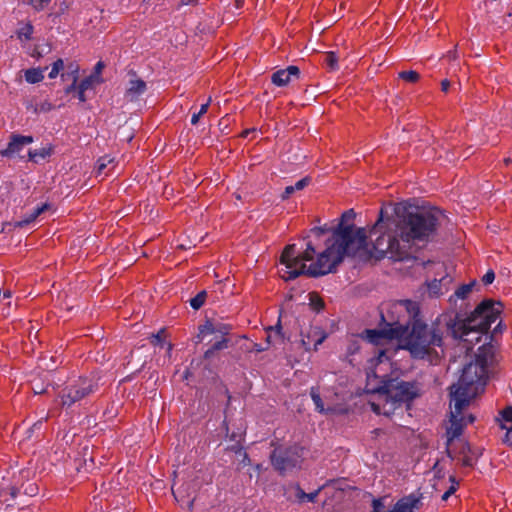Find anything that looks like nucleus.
<instances>
[{"label": "nucleus", "mask_w": 512, "mask_h": 512, "mask_svg": "<svg viewBox=\"0 0 512 512\" xmlns=\"http://www.w3.org/2000/svg\"><path fill=\"white\" fill-rule=\"evenodd\" d=\"M358 349H359V345H358L357 341H354V342L350 345V347H349V349H348V350H349V353H350V354H353V353H355Z\"/></svg>", "instance_id": "obj_51"}, {"label": "nucleus", "mask_w": 512, "mask_h": 512, "mask_svg": "<svg viewBox=\"0 0 512 512\" xmlns=\"http://www.w3.org/2000/svg\"><path fill=\"white\" fill-rule=\"evenodd\" d=\"M448 57H453L454 58L455 57V53L454 52H449Z\"/></svg>", "instance_id": "obj_60"}, {"label": "nucleus", "mask_w": 512, "mask_h": 512, "mask_svg": "<svg viewBox=\"0 0 512 512\" xmlns=\"http://www.w3.org/2000/svg\"><path fill=\"white\" fill-rule=\"evenodd\" d=\"M164 332H165V330L161 329L157 334H152L150 337L151 343L155 346H160V347L166 346L167 353H168V355H170V353L172 351V345L170 343L165 344V342L163 341Z\"/></svg>", "instance_id": "obj_28"}, {"label": "nucleus", "mask_w": 512, "mask_h": 512, "mask_svg": "<svg viewBox=\"0 0 512 512\" xmlns=\"http://www.w3.org/2000/svg\"><path fill=\"white\" fill-rule=\"evenodd\" d=\"M244 0H235V7L239 9L243 6Z\"/></svg>", "instance_id": "obj_56"}, {"label": "nucleus", "mask_w": 512, "mask_h": 512, "mask_svg": "<svg viewBox=\"0 0 512 512\" xmlns=\"http://www.w3.org/2000/svg\"><path fill=\"white\" fill-rule=\"evenodd\" d=\"M327 338V333L320 327H311L307 335H302L301 344L305 350H310L313 345L314 349L317 350L318 346L321 345Z\"/></svg>", "instance_id": "obj_14"}, {"label": "nucleus", "mask_w": 512, "mask_h": 512, "mask_svg": "<svg viewBox=\"0 0 512 512\" xmlns=\"http://www.w3.org/2000/svg\"><path fill=\"white\" fill-rule=\"evenodd\" d=\"M333 236L342 248L343 255L358 256L360 258L371 257L369 230L358 228L354 225L339 224L334 230Z\"/></svg>", "instance_id": "obj_5"}, {"label": "nucleus", "mask_w": 512, "mask_h": 512, "mask_svg": "<svg viewBox=\"0 0 512 512\" xmlns=\"http://www.w3.org/2000/svg\"><path fill=\"white\" fill-rule=\"evenodd\" d=\"M96 81H97L96 76L91 75V76L85 78L83 81H81V83L79 84V86L77 88L80 90L86 91L88 89H91Z\"/></svg>", "instance_id": "obj_40"}, {"label": "nucleus", "mask_w": 512, "mask_h": 512, "mask_svg": "<svg viewBox=\"0 0 512 512\" xmlns=\"http://www.w3.org/2000/svg\"><path fill=\"white\" fill-rule=\"evenodd\" d=\"M503 331L502 322L500 321L493 330V334L501 333Z\"/></svg>", "instance_id": "obj_53"}, {"label": "nucleus", "mask_w": 512, "mask_h": 512, "mask_svg": "<svg viewBox=\"0 0 512 512\" xmlns=\"http://www.w3.org/2000/svg\"><path fill=\"white\" fill-rule=\"evenodd\" d=\"M502 312V304L487 299L482 301L475 310L464 320L462 337L470 332L486 333Z\"/></svg>", "instance_id": "obj_7"}, {"label": "nucleus", "mask_w": 512, "mask_h": 512, "mask_svg": "<svg viewBox=\"0 0 512 512\" xmlns=\"http://www.w3.org/2000/svg\"><path fill=\"white\" fill-rule=\"evenodd\" d=\"M146 89V82L132 74L125 88L124 99L129 102L137 101Z\"/></svg>", "instance_id": "obj_13"}, {"label": "nucleus", "mask_w": 512, "mask_h": 512, "mask_svg": "<svg viewBox=\"0 0 512 512\" xmlns=\"http://www.w3.org/2000/svg\"><path fill=\"white\" fill-rule=\"evenodd\" d=\"M33 391L35 394H40V393L44 392V389H39V387L33 386Z\"/></svg>", "instance_id": "obj_57"}, {"label": "nucleus", "mask_w": 512, "mask_h": 512, "mask_svg": "<svg viewBox=\"0 0 512 512\" xmlns=\"http://www.w3.org/2000/svg\"><path fill=\"white\" fill-rule=\"evenodd\" d=\"M283 336L281 334V326L278 324L276 327H269L267 330L266 341L268 345L276 344L282 341Z\"/></svg>", "instance_id": "obj_26"}, {"label": "nucleus", "mask_w": 512, "mask_h": 512, "mask_svg": "<svg viewBox=\"0 0 512 512\" xmlns=\"http://www.w3.org/2000/svg\"><path fill=\"white\" fill-rule=\"evenodd\" d=\"M299 68L297 66H289L286 69H281L273 73L272 75V82L273 84L277 86H285L287 85L292 77H298L299 76Z\"/></svg>", "instance_id": "obj_17"}, {"label": "nucleus", "mask_w": 512, "mask_h": 512, "mask_svg": "<svg viewBox=\"0 0 512 512\" xmlns=\"http://www.w3.org/2000/svg\"><path fill=\"white\" fill-rule=\"evenodd\" d=\"M205 299H206V292L201 291L200 293H198L195 297H193L190 300V305L193 309L197 310L204 304Z\"/></svg>", "instance_id": "obj_35"}, {"label": "nucleus", "mask_w": 512, "mask_h": 512, "mask_svg": "<svg viewBox=\"0 0 512 512\" xmlns=\"http://www.w3.org/2000/svg\"><path fill=\"white\" fill-rule=\"evenodd\" d=\"M44 70L40 68H32L25 71V80L30 84L41 82L44 79Z\"/></svg>", "instance_id": "obj_23"}, {"label": "nucleus", "mask_w": 512, "mask_h": 512, "mask_svg": "<svg viewBox=\"0 0 512 512\" xmlns=\"http://www.w3.org/2000/svg\"><path fill=\"white\" fill-rule=\"evenodd\" d=\"M47 152L43 149L41 151H29V158L32 161H37V158H45Z\"/></svg>", "instance_id": "obj_43"}, {"label": "nucleus", "mask_w": 512, "mask_h": 512, "mask_svg": "<svg viewBox=\"0 0 512 512\" xmlns=\"http://www.w3.org/2000/svg\"><path fill=\"white\" fill-rule=\"evenodd\" d=\"M255 349H256V351L261 352V351H264L266 348L261 347V346H256Z\"/></svg>", "instance_id": "obj_58"}, {"label": "nucleus", "mask_w": 512, "mask_h": 512, "mask_svg": "<svg viewBox=\"0 0 512 512\" xmlns=\"http://www.w3.org/2000/svg\"><path fill=\"white\" fill-rule=\"evenodd\" d=\"M453 279L450 275L445 274L440 279H434L427 283L428 294L430 297H438L450 288Z\"/></svg>", "instance_id": "obj_15"}, {"label": "nucleus", "mask_w": 512, "mask_h": 512, "mask_svg": "<svg viewBox=\"0 0 512 512\" xmlns=\"http://www.w3.org/2000/svg\"><path fill=\"white\" fill-rule=\"evenodd\" d=\"M302 449L292 447L287 450L275 449L271 455L272 465L281 473H286L301 463Z\"/></svg>", "instance_id": "obj_11"}, {"label": "nucleus", "mask_w": 512, "mask_h": 512, "mask_svg": "<svg viewBox=\"0 0 512 512\" xmlns=\"http://www.w3.org/2000/svg\"><path fill=\"white\" fill-rule=\"evenodd\" d=\"M48 1L49 0H29V3L38 8L39 6H42L43 3H46Z\"/></svg>", "instance_id": "obj_50"}, {"label": "nucleus", "mask_w": 512, "mask_h": 512, "mask_svg": "<svg viewBox=\"0 0 512 512\" xmlns=\"http://www.w3.org/2000/svg\"><path fill=\"white\" fill-rule=\"evenodd\" d=\"M338 60H339V57L337 56V54L333 51H329V52H326L324 54V60L323 62L326 64V66L331 70V71H336L338 70L339 66H338Z\"/></svg>", "instance_id": "obj_27"}, {"label": "nucleus", "mask_w": 512, "mask_h": 512, "mask_svg": "<svg viewBox=\"0 0 512 512\" xmlns=\"http://www.w3.org/2000/svg\"><path fill=\"white\" fill-rule=\"evenodd\" d=\"M343 251L338 245L337 239L332 235L326 241V248L318 253L310 263L309 276L317 277L333 272L344 259Z\"/></svg>", "instance_id": "obj_8"}, {"label": "nucleus", "mask_w": 512, "mask_h": 512, "mask_svg": "<svg viewBox=\"0 0 512 512\" xmlns=\"http://www.w3.org/2000/svg\"><path fill=\"white\" fill-rule=\"evenodd\" d=\"M354 217H355L354 211L353 210H348V211L343 213L342 218H341V222L339 224L352 225L349 222L353 221Z\"/></svg>", "instance_id": "obj_42"}, {"label": "nucleus", "mask_w": 512, "mask_h": 512, "mask_svg": "<svg viewBox=\"0 0 512 512\" xmlns=\"http://www.w3.org/2000/svg\"><path fill=\"white\" fill-rule=\"evenodd\" d=\"M249 133H250V131L246 130V131L243 132V136L246 137Z\"/></svg>", "instance_id": "obj_61"}, {"label": "nucleus", "mask_w": 512, "mask_h": 512, "mask_svg": "<svg viewBox=\"0 0 512 512\" xmlns=\"http://www.w3.org/2000/svg\"><path fill=\"white\" fill-rule=\"evenodd\" d=\"M399 77L408 82H416L419 79V74L416 71H402L399 73Z\"/></svg>", "instance_id": "obj_39"}, {"label": "nucleus", "mask_w": 512, "mask_h": 512, "mask_svg": "<svg viewBox=\"0 0 512 512\" xmlns=\"http://www.w3.org/2000/svg\"><path fill=\"white\" fill-rule=\"evenodd\" d=\"M10 296H11V292L10 291L4 292V297L9 298Z\"/></svg>", "instance_id": "obj_59"}, {"label": "nucleus", "mask_w": 512, "mask_h": 512, "mask_svg": "<svg viewBox=\"0 0 512 512\" xmlns=\"http://www.w3.org/2000/svg\"><path fill=\"white\" fill-rule=\"evenodd\" d=\"M384 507V504L381 499L373 500V511L372 512H380V510Z\"/></svg>", "instance_id": "obj_47"}, {"label": "nucleus", "mask_w": 512, "mask_h": 512, "mask_svg": "<svg viewBox=\"0 0 512 512\" xmlns=\"http://www.w3.org/2000/svg\"><path fill=\"white\" fill-rule=\"evenodd\" d=\"M230 329H231V327L226 324H221V323L215 324L212 322H207L200 329V336H202V338H205L206 336H209V335H215V338H222V337H225L229 333Z\"/></svg>", "instance_id": "obj_18"}, {"label": "nucleus", "mask_w": 512, "mask_h": 512, "mask_svg": "<svg viewBox=\"0 0 512 512\" xmlns=\"http://www.w3.org/2000/svg\"><path fill=\"white\" fill-rule=\"evenodd\" d=\"M419 304L412 300H399L387 304L381 318V330H365L362 337L373 344L383 339L397 340L414 358L423 359L434 353L435 347L443 344V331L438 321L427 325L420 318Z\"/></svg>", "instance_id": "obj_1"}, {"label": "nucleus", "mask_w": 512, "mask_h": 512, "mask_svg": "<svg viewBox=\"0 0 512 512\" xmlns=\"http://www.w3.org/2000/svg\"><path fill=\"white\" fill-rule=\"evenodd\" d=\"M319 494V490L311 493H305L300 487L295 488V497L299 503L314 502Z\"/></svg>", "instance_id": "obj_25"}, {"label": "nucleus", "mask_w": 512, "mask_h": 512, "mask_svg": "<svg viewBox=\"0 0 512 512\" xmlns=\"http://www.w3.org/2000/svg\"><path fill=\"white\" fill-rule=\"evenodd\" d=\"M97 384L91 378H79L73 384L69 385L61 395L63 406H71L75 402L94 392Z\"/></svg>", "instance_id": "obj_10"}, {"label": "nucleus", "mask_w": 512, "mask_h": 512, "mask_svg": "<svg viewBox=\"0 0 512 512\" xmlns=\"http://www.w3.org/2000/svg\"><path fill=\"white\" fill-rule=\"evenodd\" d=\"M104 65L102 62H98L95 66L96 73H100L103 69Z\"/></svg>", "instance_id": "obj_55"}, {"label": "nucleus", "mask_w": 512, "mask_h": 512, "mask_svg": "<svg viewBox=\"0 0 512 512\" xmlns=\"http://www.w3.org/2000/svg\"><path fill=\"white\" fill-rule=\"evenodd\" d=\"M327 231L326 228H323V227H315L312 229V233L316 236V237H320L322 236L325 232Z\"/></svg>", "instance_id": "obj_48"}, {"label": "nucleus", "mask_w": 512, "mask_h": 512, "mask_svg": "<svg viewBox=\"0 0 512 512\" xmlns=\"http://www.w3.org/2000/svg\"><path fill=\"white\" fill-rule=\"evenodd\" d=\"M64 68V61L62 59H57L53 64L51 71L49 73V78L54 79L58 76L61 70Z\"/></svg>", "instance_id": "obj_38"}, {"label": "nucleus", "mask_w": 512, "mask_h": 512, "mask_svg": "<svg viewBox=\"0 0 512 512\" xmlns=\"http://www.w3.org/2000/svg\"><path fill=\"white\" fill-rule=\"evenodd\" d=\"M450 86V82L448 80H443L441 83L442 90L446 92Z\"/></svg>", "instance_id": "obj_54"}, {"label": "nucleus", "mask_w": 512, "mask_h": 512, "mask_svg": "<svg viewBox=\"0 0 512 512\" xmlns=\"http://www.w3.org/2000/svg\"><path fill=\"white\" fill-rule=\"evenodd\" d=\"M504 441L512 446V427L507 429Z\"/></svg>", "instance_id": "obj_49"}, {"label": "nucleus", "mask_w": 512, "mask_h": 512, "mask_svg": "<svg viewBox=\"0 0 512 512\" xmlns=\"http://www.w3.org/2000/svg\"><path fill=\"white\" fill-rule=\"evenodd\" d=\"M315 255L316 251L311 243L307 244L305 251L301 254L296 253L295 245L286 246L280 258L281 278L288 281L300 275L309 276L310 264L307 265V262L311 263Z\"/></svg>", "instance_id": "obj_6"}, {"label": "nucleus", "mask_w": 512, "mask_h": 512, "mask_svg": "<svg viewBox=\"0 0 512 512\" xmlns=\"http://www.w3.org/2000/svg\"><path fill=\"white\" fill-rule=\"evenodd\" d=\"M448 481L450 483V486L441 497L443 501H446L457 490L458 487V482L453 476H450Z\"/></svg>", "instance_id": "obj_36"}, {"label": "nucleus", "mask_w": 512, "mask_h": 512, "mask_svg": "<svg viewBox=\"0 0 512 512\" xmlns=\"http://www.w3.org/2000/svg\"><path fill=\"white\" fill-rule=\"evenodd\" d=\"M33 32V27L30 24H26L18 31V37L20 39L29 40Z\"/></svg>", "instance_id": "obj_41"}, {"label": "nucleus", "mask_w": 512, "mask_h": 512, "mask_svg": "<svg viewBox=\"0 0 512 512\" xmlns=\"http://www.w3.org/2000/svg\"><path fill=\"white\" fill-rule=\"evenodd\" d=\"M68 68L70 70L69 74L72 77V84L65 88L66 94H70L71 92H73L76 89V84L78 81V73H79V67L76 64L71 63Z\"/></svg>", "instance_id": "obj_30"}, {"label": "nucleus", "mask_w": 512, "mask_h": 512, "mask_svg": "<svg viewBox=\"0 0 512 512\" xmlns=\"http://www.w3.org/2000/svg\"><path fill=\"white\" fill-rule=\"evenodd\" d=\"M226 347H227L226 337L216 338V341L212 345V347L205 352V357L209 358L210 356H212L214 354V352H216L218 350H222Z\"/></svg>", "instance_id": "obj_31"}, {"label": "nucleus", "mask_w": 512, "mask_h": 512, "mask_svg": "<svg viewBox=\"0 0 512 512\" xmlns=\"http://www.w3.org/2000/svg\"><path fill=\"white\" fill-rule=\"evenodd\" d=\"M501 417L506 422H512V407L508 406L501 411Z\"/></svg>", "instance_id": "obj_44"}, {"label": "nucleus", "mask_w": 512, "mask_h": 512, "mask_svg": "<svg viewBox=\"0 0 512 512\" xmlns=\"http://www.w3.org/2000/svg\"><path fill=\"white\" fill-rule=\"evenodd\" d=\"M433 479H432V487L434 488V490L436 491H440L444 488V485H443V479H444V471H443V468L440 467L439 465V462H436L433 466Z\"/></svg>", "instance_id": "obj_20"}, {"label": "nucleus", "mask_w": 512, "mask_h": 512, "mask_svg": "<svg viewBox=\"0 0 512 512\" xmlns=\"http://www.w3.org/2000/svg\"><path fill=\"white\" fill-rule=\"evenodd\" d=\"M450 398L451 418L450 425L447 428L446 433L447 454L449 457H452V441L462 434L463 427L465 425L474 421V417L472 415H468L466 417L462 414L463 409L470 404L465 402L464 398H460L459 396H456V398Z\"/></svg>", "instance_id": "obj_9"}, {"label": "nucleus", "mask_w": 512, "mask_h": 512, "mask_svg": "<svg viewBox=\"0 0 512 512\" xmlns=\"http://www.w3.org/2000/svg\"><path fill=\"white\" fill-rule=\"evenodd\" d=\"M382 216L373 227L369 229V237L377 235L375 240L370 239L371 257L390 258L400 260L408 252L412 242L427 240L436 230L438 218L432 211L407 212L393 222V228L388 232H380Z\"/></svg>", "instance_id": "obj_2"}, {"label": "nucleus", "mask_w": 512, "mask_h": 512, "mask_svg": "<svg viewBox=\"0 0 512 512\" xmlns=\"http://www.w3.org/2000/svg\"><path fill=\"white\" fill-rule=\"evenodd\" d=\"M114 161L113 158H111L110 156H103L101 157L98 162H97V166H96V171H97V174L98 175H101L105 168L109 165V164H112Z\"/></svg>", "instance_id": "obj_33"}, {"label": "nucleus", "mask_w": 512, "mask_h": 512, "mask_svg": "<svg viewBox=\"0 0 512 512\" xmlns=\"http://www.w3.org/2000/svg\"><path fill=\"white\" fill-rule=\"evenodd\" d=\"M188 506L191 507L192 506V501H188Z\"/></svg>", "instance_id": "obj_63"}, {"label": "nucleus", "mask_w": 512, "mask_h": 512, "mask_svg": "<svg viewBox=\"0 0 512 512\" xmlns=\"http://www.w3.org/2000/svg\"><path fill=\"white\" fill-rule=\"evenodd\" d=\"M211 102V98L208 99V101L205 104H202L199 111L195 112L191 117V124L196 125L199 122V119L202 115H204L209 107V104Z\"/></svg>", "instance_id": "obj_34"}, {"label": "nucleus", "mask_w": 512, "mask_h": 512, "mask_svg": "<svg viewBox=\"0 0 512 512\" xmlns=\"http://www.w3.org/2000/svg\"><path fill=\"white\" fill-rule=\"evenodd\" d=\"M495 349L492 345H483L478 349L475 360L468 363L456 384L451 387L450 397L464 398L470 403L482 393L488 378L489 367L494 363Z\"/></svg>", "instance_id": "obj_3"}, {"label": "nucleus", "mask_w": 512, "mask_h": 512, "mask_svg": "<svg viewBox=\"0 0 512 512\" xmlns=\"http://www.w3.org/2000/svg\"><path fill=\"white\" fill-rule=\"evenodd\" d=\"M384 360H388V357L386 356V351L381 350L379 351L378 357L371 360V366L375 367V371L368 372V376L373 374L375 377H382L378 374V367L384 364Z\"/></svg>", "instance_id": "obj_29"}, {"label": "nucleus", "mask_w": 512, "mask_h": 512, "mask_svg": "<svg viewBox=\"0 0 512 512\" xmlns=\"http://www.w3.org/2000/svg\"><path fill=\"white\" fill-rule=\"evenodd\" d=\"M308 298L309 304L313 309L319 311L323 307V301L316 293H309Z\"/></svg>", "instance_id": "obj_37"}, {"label": "nucleus", "mask_w": 512, "mask_h": 512, "mask_svg": "<svg viewBox=\"0 0 512 512\" xmlns=\"http://www.w3.org/2000/svg\"><path fill=\"white\" fill-rule=\"evenodd\" d=\"M309 182L310 179L308 177H305L298 180L294 185L287 186L282 195V198L287 199L294 192L304 189L309 184Z\"/></svg>", "instance_id": "obj_21"}, {"label": "nucleus", "mask_w": 512, "mask_h": 512, "mask_svg": "<svg viewBox=\"0 0 512 512\" xmlns=\"http://www.w3.org/2000/svg\"><path fill=\"white\" fill-rule=\"evenodd\" d=\"M233 450L235 451V453H238L242 456V462L244 463V465L250 464L248 454L241 447H233Z\"/></svg>", "instance_id": "obj_45"}, {"label": "nucleus", "mask_w": 512, "mask_h": 512, "mask_svg": "<svg viewBox=\"0 0 512 512\" xmlns=\"http://www.w3.org/2000/svg\"><path fill=\"white\" fill-rule=\"evenodd\" d=\"M78 99L81 102H85L86 101L85 91L78 89Z\"/></svg>", "instance_id": "obj_52"}, {"label": "nucleus", "mask_w": 512, "mask_h": 512, "mask_svg": "<svg viewBox=\"0 0 512 512\" xmlns=\"http://www.w3.org/2000/svg\"><path fill=\"white\" fill-rule=\"evenodd\" d=\"M310 396H311V398L313 400V403L315 405L316 410L319 413H327V412L333 410L330 407H328V408L324 407V403H323V401L321 399L320 393H319V391L316 388H314V387L311 388Z\"/></svg>", "instance_id": "obj_24"}, {"label": "nucleus", "mask_w": 512, "mask_h": 512, "mask_svg": "<svg viewBox=\"0 0 512 512\" xmlns=\"http://www.w3.org/2000/svg\"><path fill=\"white\" fill-rule=\"evenodd\" d=\"M495 279V274L492 270L487 271L482 277V281L484 284H491Z\"/></svg>", "instance_id": "obj_46"}, {"label": "nucleus", "mask_w": 512, "mask_h": 512, "mask_svg": "<svg viewBox=\"0 0 512 512\" xmlns=\"http://www.w3.org/2000/svg\"><path fill=\"white\" fill-rule=\"evenodd\" d=\"M46 208L47 205L36 207L31 213L27 214L22 220L18 221L15 226L23 227L32 223Z\"/></svg>", "instance_id": "obj_22"}, {"label": "nucleus", "mask_w": 512, "mask_h": 512, "mask_svg": "<svg viewBox=\"0 0 512 512\" xmlns=\"http://www.w3.org/2000/svg\"><path fill=\"white\" fill-rule=\"evenodd\" d=\"M480 455L481 451L479 449L473 450L469 443L461 442L457 452H454V450L452 449V457L450 458H458L463 466L472 467L474 466Z\"/></svg>", "instance_id": "obj_12"}, {"label": "nucleus", "mask_w": 512, "mask_h": 512, "mask_svg": "<svg viewBox=\"0 0 512 512\" xmlns=\"http://www.w3.org/2000/svg\"><path fill=\"white\" fill-rule=\"evenodd\" d=\"M420 506V498L409 495L400 499L389 512H414Z\"/></svg>", "instance_id": "obj_19"}, {"label": "nucleus", "mask_w": 512, "mask_h": 512, "mask_svg": "<svg viewBox=\"0 0 512 512\" xmlns=\"http://www.w3.org/2000/svg\"><path fill=\"white\" fill-rule=\"evenodd\" d=\"M33 138L31 136L15 135L12 137L7 148L1 152L3 156H13L18 154L25 145L31 144Z\"/></svg>", "instance_id": "obj_16"}, {"label": "nucleus", "mask_w": 512, "mask_h": 512, "mask_svg": "<svg viewBox=\"0 0 512 512\" xmlns=\"http://www.w3.org/2000/svg\"><path fill=\"white\" fill-rule=\"evenodd\" d=\"M474 285H475V281H473L469 284L462 285L455 291L454 296L457 299H465L471 293Z\"/></svg>", "instance_id": "obj_32"}, {"label": "nucleus", "mask_w": 512, "mask_h": 512, "mask_svg": "<svg viewBox=\"0 0 512 512\" xmlns=\"http://www.w3.org/2000/svg\"><path fill=\"white\" fill-rule=\"evenodd\" d=\"M506 163H511L512 164V158L511 159H506L505 160Z\"/></svg>", "instance_id": "obj_62"}, {"label": "nucleus", "mask_w": 512, "mask_h": 512, "mask_svg": "<svg viewBox=\"0 0 512 512\" xmlns=\"http://www.w3.org/2000/svg\"><path fill=\"white\" fill-rule=\"evenodd\" d=\"M421 388L415 382L389 379L372 395L369 405L378 415L390 416L403 403L420 396Z\"/></svg>", "instance_id": "obj_4"}]
</instances>
